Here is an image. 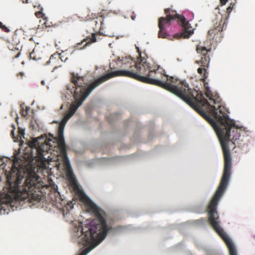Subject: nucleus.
Returning a JSON list of instances; mask_svg holds the SVG:
<instances>
[{"label":"nucleus","mask_w":255,"mask_h":255,"mask_svg":"<svg viewBox=\"0 0 255 255\" xmlns=\"http://www.w3.org/2000/svg\"><path fill=\"white\" fill-rule=\"evenodd\" d=\"M214 118L219 124L203 111L199 114L206 119L212 126L218 135L223 152L224 167L223 174L220 185L216 191H225L228 185L232 168V158L229 148L230 142L235 144L241 134L239 128L234 120L229 118L228 110L224 107H219V112L213 107Z\"/></svg>","instance_id":"nucleus-1"},{"label":"nucleus","mask_w":255,"mask_h":255,"mask_svg":"<svg viewBox=\"0 0 255 255\" xmlns=\"http://www.w3.org/2000/svg\"><path fill=\"white\" fill-rule=\"evenodd\" d=\"M75 193V197L89 207L95 216L90 224L83 227L81 223H79L73 229V237L79 239V244L88 246L79 255H86L105 239L111 227L107 224L105 212L94 204L85 192Z\"/></svg>","instance_id":"nucleus-2"},{"label":"nucleus","mask_w":255,"mask_h":255,"mask_svg":"<svg viewBox=\"0 0 255 255\" xmlns=\"http://www.w3.org/2000/svg\"><path fill=\"white\" fill-rule=\"evenodd\" d=\"M129 76L166 90L180 98L199 114L200 111H202L199 105L208 104L203 98L202 93L190 88L185 80L179 81L177 78L163 74L158 69L155 70L152 67L147 76H138L132 74Z\"/></svg>","instance_id":"nucleus-3"},{"label":"nucleus","mask_w":255,"mask_h":255,"mask_svg":"<svg viewBox=\"0 0 255 255\" xmlns=\"http://www.w3.org/2000/svg\"><path fill=\"white\" fill-rule=\"evenodd\" d=\"M0 214H7L18 207L37 203H51L58 207L65 204L60 192H0Z\"/></svg>","instance_id":"nucleus-4"},{"label":"nucleus","mask_w":255,"mask_h":255,"mask_svg":"<svg viewBox=\"0 0 255 255\" xmlns=\"http://www.w3.org/2000/svg\"><path fill=\"white\" fill-rule=\"evenodd\" d=\"M9 172L5 171L6 176L8 190L7 191H41L40 188L44 187L41 178L37 174V167L31 163L27 164L24 168L16 167L13 162Z\"/></svg>","instance_id":"nucleus-5"},{"label":"nucleus","mask_w":255,"mask_h":255,"mask_svg":"<svg viewBox=\"0 0 255 255\" xmlns=\"http://www.w3.org/2000/svg\"><path fill=\"white\" fill-rule=\"evenodd\" d=\"M136 48L139 56L137 62L133 61L130 57L126 58L123 60L122 70L111 72L96 79L98 84L100 85L110 79L115 77H127L134 79L129 76L132 74L138 76H147L151 67L146 62V59L141 57L139 48L136 47Z\"/></svg>","instance_id":"nucleus-6"},{"label":"nucleus","mask_w":255,"mask_h":255,"mask_svg":"<svg viewBox=\"0 0 255 255\" xmlns=\"http://www.w3.org/2000/svg\"><path fill=\"white\" fill-rule=\"evenodd\" d=\"M164 12L166 15V17H160L158 20L159 28L158 37L159 38L172 40L166 30L171 24L172 20L175 19L177 20L178 23L181 26L182 32L181 33L175 34L173 38L177 39L181 38H188L193 33L192 27L184 16L177 14L175 10L169 8L165 9Z\"/></svg>","instance_id":"nucleus-7"},{"label":"nucleus","mask_w":255,"mask_h":255,"mask_svg":"<svg viewBox=\"0 0 255 255\" xmlns=\"http://www.w3.org/2000/svg\"><path fill=\"white\" fill-rule=\"evenodd\" d=\"M84 81L85 79L83 77L79 76L77 74L72 73L71 74V82L74 85L73 88L75 89L73 95L74 101L70 105L69 112L65 114L63 119L66 122H67L74 114L91 92L99 86L95 79L86 88L83 85Z\"/></svg>","instance_id":"nucleus-8"},{"label":"nucleus","mask_w":255,"mask_h":255,"mask_svg":"<svg viewBox=\"0 0 255 255\" xmlns=\"http://www.w3.org/2000/svg\"><path fill=\"white\" fill-rule=\"evenodd\" d=\"M211 47L207 48L205 46L202 45L201 44H198L196 46V50L197 53L200 55L201 58L199 60H196L195 63L200 65L201 67H199L197 69V72L199 74H202L203 71H204L203 76V80L204 83V87L205 89V95L209 99L210 102H209L204 97H203L208 103V104H205L204 105H199V108L201 110L205 112L206 114H207L205 111L204 110L203 108L204 107H208L210 108V112L212 115L214 116V113L213 112V107L215 108V106H212L211 104H216L217 102V99H216V94L214 95L212 92L210 88L208 87V84L207 82H205L206 79L208 77V73L207 71V69L209 67L210 58L209 54V53L211 52ZM203 97H204L203 96ZM219 107H222L221 106H219L218 108L216 109L217 111L219 112Z\"/></svg>","instance_id":"nucleus-9"},{"label":"nucleus","mask_w":255,"mask_h":255,"mask_svg":"<svg viewBox=\"0 0 255 255\" xmlns=\"http://www.w3.org/2000/svg\"><path fill=\"white\" fill-rule=\"evenodd\" d=\"M52 140L48 139L45 140L44 143L38 145L37 148V155L35 157L36 160L40 164L41 167L45 169L47 166V163H49L48 158L49 156H47L49 150H52L53 146L51 144L50 141Z\"/></svg>","instance_id":"nucleus-10"},{"label":"nucleus","mask_w":255,"mask_h":255,"mask_svg":"<svg viewBox=\"0 0 255 255\" xmlns=\"http://www.w3.org/2000/svg\"><path fill=\"white\" fill-rule=\"evenodd\" d=\"M64 129L63 125H60L59 127L58 136L54 138L55 140L53 142H56L57 146L60 151V153L65 164L69 165V162L67 157V150L65 143L64 137Z\"/></svg>","instance_id":"nucleus-11"},{"label":"nucleus","mask_w":255,"mask_h":255,"mask_svg":"<svg viewBox=\"0 0 255 255\" xmlns=\"http://www.w3.org/2000/svg\"><path fill=\"white\" fill-rule=\"evenodd\" d=\"M227 26V23L225 20H220L218 25L213 29L208 31V37L211 39L214 40L216 42H220L223 37L222 31L225 27Z\"/></svg>","instance_id":"nucleus-12"},{"label":"nucleus","mask_w":255,"mask_h":255,"mask_svg":"<svg viewBox=\"0 0 255 255\" xmlns=\"http://www.w3.org/2000/svg\"><path fill=\"white\" fill-rule=\"evenodd\" d=\"M110 20V17L108 13H107L106 15L103 14L99 15V17H97L96 19L93 20L92 21L93 24H94V26L93 27L94 30L96 32L103 34L102 31L104 27L105 22H108Z\"/></svg>","instance_id":"nucleus-13"},{"label":"nucleus","mask_w":255,"mask_h":255,"mask_svg":"<svg viewBox=\"0 0 255 255\" xmlns=\"http://www.w3.org/2000/svg\"><path fill=\"white\" fill-rule=\"evenodd\" d=\"M101 33H99V34L94 33L92 34L91 38H90V41L87 42L86 39H84L80 43H77L75 47L77 49H82L84 48L87 45L90 44L91 42H95L97 41L98 39H99V37H98V35H100Z\"/></svg>","instance_id":"nucleus-14"},{"label":"nucleus","mask_w":255,"mask_h":255,"mask_svg":"<svg viewBox=\"0 0 255 255\" xmlns=\"http://www.w3.org/2000/svg\"><path fill=\"white\" fill-rule=\"evenodd\" d=\"M70 187L73 189V191H83L81 186L75 178H71L70 180Z\"/></svg>","instance_id":"nucleus-15"},{"label":"nucleus","mask_w":255,"mask_h":255,"mask_svg":"<svg viewBox=\"0 0 255 255\" xmlns=\"http://www.w3.org/2000/svg\"><path fill=\"white\" fill-rule=\"evenodd\" d=\"M60 59V54L59 53H58L57 52H56L50 56L49 61L47 62V63H56V62L58 61Z\"/></svg>","instance_id":"nucleus-16"},{"label":"nucleus","mask_w":255,"mask_h":255,"mask_svg":"<svg viewBox=\"0 0 255 255\" xmlns=\"http://www.w3.org/2000/svg\"><path fill=\"white\" fill-rule=\"evenodd\" d=\"M29 110H30V108L28 107H26L25 110L23 108H22V109L21 110V115L23 117H25L27 115Z\"/></svg>","instance_id":"nucleus-17"},{"label":"nucleus","mask_w":255,"mask_h":255,"mask_svg":"<svg viewBox=\"0 0 255 255\" xmlns=\"http://www.w3.org/2000/svg\"><path fill=\"white\" fill-rule=\"evenodd\" d=\"M29 56L30 59H33L34 60H37L40 59L39 56H37L36 55L34 50H33L32 52L30 53Z\"/></svg>","instance_id":"nucleus-18"},{"label":"nucleus","mask_w":255,"mask_h":255,"mask_svg":"<svg viewBox=\"0 0 255 255\" xmlns=\"http://www.w3.org/2000/svg\"><path fill=\"white\" fill-rule=\"evenodd\" d=\"M0 28L1 29V30L7 33L10 31L8 27H7L5 25H3V24L1 22H0Z\"/></svg>","instance_id":"nucleus-19"},{"label":"nucleus","mask_w":255,"mask_h":255,"mask_svg":"<svg viewBox=\"0 0 255 255\" xmlns=\"http://www.w3.org/2000/svg\"><path fill=\"white\" fill-rule=\"evenodd\" d=\"M50 185L51 186V190H53V191H57V186L53 183H50Z\"/></svg>","instance_id":"nucleus-20"},{"label":"nucleus","mask_w":255,"mask_h":255,"mask_svg":"<svg viewBox=\"0 0 255 255\" xmlns=\"http://www.w3.org/2000/svg\"><path fill=\"white\" fill-rule=\"evenodd\" d=\"M32 145L33 146H36L37 145H38V142L37 140V139L35 138L33 140L32 143Z\"/></svg>","instance_id":"nucleus-21"},{"label":"nucleus","mask_w":255,"mask_h":255,"mask_svg":"<svg viewBox=\"0 0 255 255\" xmlns=\"http://www.w3.org/2000/svg\"><path fill=\"white\" fill-rule=\"evenodd\" d=\"M221 5H224L226 4L228 0H220Z\"/></svg>","instance_id":"nucleus-22"},{"label":"nucleus","mask_w":255,"mask_h":255,"mask_svg":"<svg viewBox=\"0 0 255 255\" xmlns=\"http://www.w3.org/2000/svg\"><path fill=\"white\" fill-rule=\"evenodd\" d=\"M136 18V16L134 14V12H132V14L131 15V18L132 20H134Z\"/></svg>","instance_id":"nucleus-23"},{"label":"nucleus","mask_w":255,"mask_h":255,"mask_svg":"<svg viewBox=\"0 0 255 255\" xmlns=\"http://www.w3.org/2000/svg\"><path fill=\"white\" fill-rule=\"evenodd\" d=\"M67 123V122L65 121L64 120H62V122L60 123V125H63L65 127V124Z\"/></svg>","instance_id":"nucleus-24"},{"label":"nucleus","mask_w":255,"mask_h":255,"mask_svg":"<svg viewBox=\"0 0 255 255\" xmlns=\"http://www.w3.org/2000/svg\"><path fill=\"white\" fill-rule=\"evenodd\" d=\"M24 73L22 72H19L18 74H17V77L20 76L21 77H22Z\"/></svg>","instance_id":"nucleus-25"},{"label":"nucleus","mask_w":255,"mask_h":255,"mask_svg":"<svg viewBox=\"0 0 255 255\" xmlns=\"http://www.w3.org/2000/svg\"><path fill=\"white\" fill-rule=\"evenodd\" d=\"M41 13H42L41 11H38V12H35V15H36L37 16H38V15L39 14H41Z\"/></svg>","instance_id":"nucleus-26"},{"label":"nucleus","mask_w":255,"mask_h":255,"mask_svg":"<svg viewBox=\"0 0 255 255\" xmlns=\"http://www.w3.org/2000/svg\"><path fill=\"white\" fill-rule=\"evenodd\" d=\"M20 52H18L17 53V54H16V55L15 56V58H17V57H19V56L20 55Z\"/></svg>","instance_id":"nucleus-27"},{"label":"nucleus","mask_w":255,"mask_h":255,"mask_svg":"<svg viewBox=\"0 0 255 255\" xmlns=\"http://www.w3.org/2000/svg\"><path fill=\"white\" fill-rule=\"evenodd\" d=\"M11 134H12V135H13V134H14V131H13V130H12V131L11 132Z\"/></svg>","instance_id":"nucleus-28"},{"label":"nucleus","mask_w":255,"mask_h":255,"mask_svg":"<svg viewBox=\"0 0 255 255\" xmlns=\"http://www.w3.org/2000/svg\"><path fill=\"white\" fill-rule=\"evenodd\" d=\"M25 0V2L27 3V2L28 0ZM22 1H23V2H24V1L23 0Z\"/></svg>","instance_id":"nucleus-29"},{"label":"nucleus","mask_w":255,"mask_h":255,"mask_svg":"<svg viewBox=\"0 0 255 255\" xmlns=\"http://www.w3.org/2000/svg\"><path fill=\"white\" fill-rule=\"evenodd\" d=\"M230 9H231V7H229L227 8V10H229Z\"/></svg>","instance_id":"nucleus-30"},{"label":"nucleus","mask_w":255,"mask_h":255,"mask_svg":"<svg viewBox=\"0 0 255 255\" xmlns=\"http://www.w3.org/2000/svg\"><path fill=\"white\" fill-rule=\"evenodd\" d=\"M70 86H68V87H67V89H68V90H70Z\"/></svg>","instance_id":"nucleus-31"},{"label":"nucleus","mask_w":255,"mask_h":255,"mask_svg":"<svg viewBox=\"0 0 255 255\" xmlns=\"http://www.w3.org/2000/svg\"><path fill=\"white\" fill-rule=\"evenodd\" d=\"M44 81L41 82L42 84H44Z\"/></svg>","instance_id":"nucleus-32"}]
</instances>
